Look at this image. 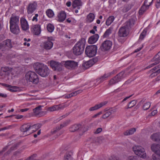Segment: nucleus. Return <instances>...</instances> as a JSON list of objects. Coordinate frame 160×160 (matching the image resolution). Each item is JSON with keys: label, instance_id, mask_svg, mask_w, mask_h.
Wrapping results in <instances>:
<instances>
[{"label": "nucleus", "instance_id": "nucleus-1", "mask_svg": "<svg viewBox=\"0 0 160 160\" xmlns=\"http://www.w3.org/2000/svg\"><path fill=\"white\" fill-rule=\"evenodd\" d=\"M33 68L36 72L42 77L48 76L50 72V70L47 66L38 62L34 63Z\"/></svg>", "mask_w": 160, "mask_h": 160}, {"label": "nucleus", "instance_id": "nucleus-2", "mask_svg": "<svg viewBox=\"0 0 160 160\" xmlns=\"http://www.w3.org/2000/svg\"><path fill=\"white\" fill-rule=\"evenodd\" d=\"M86 41L84 38H81L75 44L73 48V52L76 55L81 54L83 52L85 46Z\"/></svg>", "mask_w": 160, "mask_h": 160}, {"label": "nucleus", "instance_id": "nucleus-3", "mask_svg": "<svg viewBox=\"0 0 160 160\" xmlns=\"http://www.w3.org/2000/svg\"><path fill=\"white\" fill-rule=\"evenodd\" d=\"M25 78L28 82H31L34 84H37L39 81L37 74L34 72L28 71L25 75Z\"/></svg>", "mask_w": 160, "mask_h": 160}, {"label": "nucleus", "instance_id": "nucleus-4", "mask_svg": "<svg viewBox=\"0 0 160 160\" xmlns=\"http://www.w3.org/2000/svg\"><path fill=\"white\" fill-rule=\"evenodd\" d=\"M20 144V143L19 142L14 144L11 147L10 149L6 152L3 154V153L6 151L8 148L9 145H8L2 148L1 151H0V157L3 155V157L5 158L9 155V154L12 151L16 149L18 147Z\"/></svg>", "mask_w": 160, "mask_h": 160}, {"label": "nucleus", "instance_id": "nucleus-5", "mask_svg": "<svg viewBox=\"0 0 160 160\" xmlns=\"http://www.w3.org/2000/svg\"><path fill=\"white\" fill-rule=\"evenodd\" d=\"M132 150L135 154L142 158L146 157V154L144 149L139 146H135L132 147Z\"/></svg>", "mask_w": 160, "mask_h": 160}, {"label": "nucleus", "instance_id": "nucleus-6", "mask_svg": "<svg viewBox=\"0 0 160 160\" xmlns=\"http://www.w3.org/2000/svg\"><path fill=\"white\" fill-rule=\"evenodd\" d=\"M125 77V72L124 71H122L110 80L108 84L109 85H112L115 84L120 81Z\"/></svg>", "mask_w": 160, "mask_h": 160}, {"label": "nucleus", "instance_id": "nucleus-7", "mask_svg": "<svg viewBox=\"0 0 160 160\" xmlns=\"http://www.w3.org/2000/svg\"><path fill=\"white\" fill-rule=\"evenodd\" d=\"M97 50V47L96 45H90L86 47L85 53L88 57H92L96 55Z\"/></svg>", "mask_w": 160, "mask_h": 160}, {"label": "nucleus", "instance_id": "nucleus-8", "mask_svg": "<svg viewBox=\"0 0 160 160\" xmlns=\"http://www.w3.org/2000/svg\"><path fill=\"white\" fill-rule=\"evenodd\" d=\"M152 151L155 152L156 155L153 154L152 156L153 160H160V145L152 144L151 147Z\"/></svg>", "mask_w": 160, "mask_h": 160}, {"label": "nucleus", "instance_id": "nucleus-9", "mask_svg": "<svg viewBox=\"0 0 160 160\" xmlns=\"http://www.w3.org/2000/svg\"><path fill=\"white\" fill-rule=\"evenodd\" d=\"M63 65L67 68L73 69L78 67V62L73 60H67L63 61Z\"/></svg>", "mask_w": 160, "mask_h": 160}, {"label": "nucleus", "instance_id": "nucleus-10", "mask_svg": "<svg viewBox=\"0 0 160 160\" xmlns=\"http://www.w3.org/2000/svg\"><path fill=\"white\" fill-rule=\"evenodd\" d=\"M63 62H62L61 63L53 61L50 62V65L52 69L54 71H60L62 70V68L63 66Z\"/></svg>", "mask_w": 160, "mask_h": 160}, {"label": "nucleus", "instance_id": "nucleus-11", "mask_svg": "<svg viewBox=\"0 0 160 160\" xmlns=\"http://www.w3.org/2000/svg\"><path fill=\"white\" fill-rule=\"evenodd\" d=\"M112 45V43L110 40H106L101 44L100 49L102 51L105 52L109 50Z\"/></svg>", "mask_w": 160, "mask_h": 160}, {"label": "nucleus", "instance_id": "nucleus-12", "mask_svg": "<svg viewBox=\"0 0 160 160\" xmlns=\"http://www.w3.org/2000/svg\"><path fill=\"white\" fill-rule=\"evenodd\" d=\"M0 47L1 48L9 50L12 47L11 40L7 39L2 42L0 43Z\"/></svg>", "mask_w": 160, "mask_h": 160}, {"label": "nucleus", "instance_id": "nucleus-13", "mask_svg": "<svg viewBox=\"0 0 160 160\" xmlns=\"http://www.w3.org/2000/svg\"><path fill=\"white\" fill-rule=\"evenodd\" d=\"M37 7V2L35 1L29 3L27 8L28 13L32 14L36 9Z\"/></svg>", "mask_w": 160, "mask_h": 160}, {"label": "nucleus", "instance_id": "nucleus-14", "mask_svg": "<svg viewBox=\"0 0 160 160\" xmlns=\"http://www.w3.org/2000/svg\"><path fill=\"white\" fill-rule=\"evenodd\" d=\"M128 28V25H125L121 27L118 32V35L121 37H126L128 34L127 31Z\"/></svg>", "mask_w": 160, "mask_h": 160}, {"label": "nucleus", "instance_id": "nucleus-15", "mask_svg": "<svg viewBox=\"0 0 160 160\" xmlns=\"http://www.w3.org/2000/svg\"><path fill=\"white\" fill-rule=\"evenodd\" d=\"M41 26L39 24L33 25L31 28V32L36 35H39L41 33Z\"/></svg>", "mask_w": 160, "mask_h": 160}, {"label": "nucleus", "instance_id": "nucleus-16", "mask_svg": "<svg viewBox=\"0 0 160 160\" xmlns=\"http://www.w3.org/2000/svg\"><path fill=\"white\" fill-rule=\"evenodd\" d=\"M53 46V42L50 41L48 40L42 43L41 45V47L43 49V50L48 51L51 49Z\"/></svg>", "mask_w": 160, "mask_h": 160}, {"label": "nucleus", "instance_id": "nucleus-17", "mask_svg": "<svg viewBox=\"0 0 160 160\" xmlns=\"http://www.w3.org/2000/svg\"><path fill=\"white\" fill-rule=\"evenodd\" d=\"M20 23L22 29L24 31L28 29L29 26L27 21L23 17H22L20 19Z\"/></svg>", "mask_w": 160, "mask_h": 160}, {"label": "nucleus", "instance_id": "nucleus-18", "mask_svg": "<svg viewBox=\"0 0 160 160\" xmlns=\"http://www.w3.org/2000/svg\"><path fill=\"white\" fill-rule=\"evenodd\" d=\"M19 18V16H13L12 14L10 19V25H18Z\"/></svg>", "mask_w": 160, "mask_h": 160}, {"label": "nucleus", "instance_id": "nucleus-19", "mask_svg": "<svg viewBox=\"0 0 160 160\" xmlns=\"http://www.w3.org/2000/svg\"><path fill=\"white\" fill-rule=\"evenodd\" d=\"M11 32L15 34H18L20 32L18 25H10Z\"/></svg>", "mask_w": 160, "mask_h": 160}, {"label": "nucleus", "instance_id": "nucleus-20", "mask_svg": "<svg viewBox=\"0 0 160 160\" xmlns=\"http://www.w3.org/2000/svg\"><path fill=\"white\" fill-rule=\"evenodd\" d=\"M107 103V102L106 101L101 102L98 104L96 105L94 107L90 108L89 109V110L90 111H92L97 110L102 106H104V105H105Z\"/></svg>", "mask_w": 160, "mask_h": 160}, {"label": "nucleus", "instance_id": "nucleus-21", "mask_svg": "<svg viewBox=\"0 0 160 160\" xmlns=\"http://www.w3.org/2000/svg\"><path fill=\"white\" fill-rule=\"evenodd\" d=\"M31 125L30 123H26L22 125L20 128V130L23 133L27 132L30 129H31Z\"/></svg>", "mask_w": 160, "mask_h": 160}, {"label": "nucleus", "instance_id": "nucleus-22", "mask_svg": "<svg viewBox=\"0 0 160 160\" xmlns=\"http://www.w3.org/2000/svg\"><path fill=\"white\" fill-rule=\"evenodd\" d=\"M58 21L60 22H63L66 19V14L65 12L62 11L60 12L58 16Z\"/></svg>", "mask_w": 160, "mask_h": 160}, {"label": "nucleus", "instance_id": "nucleus-23", "mask_svg": "<svg viewBox=\"0 0 160 160\" xmlns=\"http://www.w3.org/2000/svg\"><path fill=\"white\" fill-rule=\"evenodd\" d=\"M116 109H110L107 111L102 116V118L106 119L108 117L112 114L116 112Z\"/></svg>", "mask_w": 160, "mask_h": 160}, {"label": "nucleus", "instance_id": "nucleus-24", "mask_svg": "<svg viewBox=\"0 0 160 160\" xmlns=\"http://www.w3.org/2000/svg\"><path fill=\"white\" fill-rule=\"evenodd\" d=\"M99 37V35L98 34H96L90 37L88 39V43L90 44H93L95 43L97 41Z\"/></svg>", "mask_w": 160, "mask_h": 160}, {"label": "nucleus", "instance_id": "nucleus-25", "mask_svg": "<svg viewBox=\"0 0 160 160\" xmlns=\"http://www.w3.org/2000/svg\"><path fill=\"white\" fill-rule=\"evenodd\" d=\"M151 139L154 141L160 142V133H156L151 136Z\"/></svg>", "mask_w": 160, "mask_h": 160}, {"label": "nucleus", "instance_id": "nucleus-26", "mask_svg": "<svg viewBox=\"0 0 160 160\" xmlns=\"http://www.w3.org/2000/svg\"><path fill=\"white\" fill-rule=\"evenodd\" d=\"M81 127L80 124H75L70 126L69 128L70 132H74L79 130Z\"/></svg>", "mask_w": 160, "mask_h": 160}, {"label": "nucleus", "instance_id": "nucleus-27", "mask_svg": "<svg viewBox=\"0 0 160 160\" xmlns=\"http://www.w3.org/2000/svg\"><path fill=\"white\" fill-rule=\"evenodd\" d=\"M136 131L135 128H132L130 129L127 130L123 132V134L125 136H129L132 134Z\"/></svg>", "mask_w": 160, "mask_h": 160}, {"label": "nucleus", "instance_id": "nucleus-28", "mask_svg": "<svg viewBox=\"0 0 160 160\" xmlns=\"http://www.w3.org/2000/svg\"><path fill=\"white\" fill-rule=\"evenodd\" d=\"M82 3L81 0H75L72 3V6L73 8H75L77 6H82Z\"/></svg>", "mask_w": 160, "mask_h": 160}, {"label": "nucleus", "instance_id": "nucleus-29", "mask_svg": "<svg viewBox=\"0 0 160 160\" xmlns=\"http://www.w3.org/2000/svg\"><path fill=\"white\" fill-rule=\"evenodd\" d=\"M148 8V7L147 5H145L144 3L139 10V15H142Z\"/></svg>", "mask_w": 160, "mask_h": 160}, {"label": "nucleus", "instance_id": "nucleus-30", "mask_svg": "<svg viewBox=\"0 0 160 160\" xmlns=\"http://www.w3.org/2000/svg\"><path fill=\"white\" fill-rule=\"evenodd\" d=\"M93 65V64L92 61L90 60L84 63L83 64V66L84 68L87 69L91 67Z\"/></svg>", "mask_w": 160, "mask_h": 160}, {"label": "nucleus", "instance_id": "nucleus-31", "mask_svg": "<svg viewBox=\"0 0 160 160\" xmlns=\"http://www.w3.org/2000/svg\"><path fill=\"white\" fill-rule=\"evenodd\" d=\"M114 19V17L113 16H109L107 19L106 22V24L108 26L110 25L113 21Z\"/></svg>", "mask_w": 160, "mask_h": 160}, {"label": "nucleus", "instance_id": "nucleus-32", "mask_svg": "<svg viewBox=\"0 0 160 160\" xmlns=\"http://www.w3.org/2000/svg\"><path fill=\"white\" fill-rule=\"evenodd\" d=\"M72 155V152H69L66 153L64 156L65 160H73Z\"/></svg>", "mask_w": 160, "mask_h": 160}, {"label": "nucleus", "instance_id": "nucleus-33", "mask_svg": "<svg viewBox=\"0 0 160 160\" xmlns=\"http://www.w3.org/2000/svg\"><path fill=\"white\" fill-rule=\"evenodd\" d=\"M112 29L113 28L111 27L108 29L104 33L103 37L104 38L108 37L111 33Z\"/></svg>", "mask_w": 160, "mask_h": 160}, {"label": "nucleus", "instance_id": "nucleus-34", "mask_svg": "<svg viewBox=\"0 0 160 160\" xmlns=\"http://www.w3.org/2000/svg\"><path fill=\"white\" fill-rule=\"evenodd\" d=\"M132 7V5L131 4H129L126 5L122 9V12H126L130 9Z\"/></svg>", "mask_w": 160, "mask_h": 160}, {"label": "nucleus", "instance_id": "nucleus-35", "mask_svg": "<svg viewBox=\"0 0 160 160\" xmlns=\"http://www.w3.org/2000/svg\"><path fill=\"white\" fill-rule=\"evenodd\" d=\"M41 107L42 106L40 105L33 109V111L36 115H39V112L41 110Z\"/></svg>", "mask_w": 160, "mask_h": 160}, {"label": "nucleus", "instance_id": "nucleus-36", "mask_svg": "<svg viewBox=\"0 0 160 160\" xmlns=\"http://www.w3.org/2000/svg\"><path fill=\"white\" fill-rule=\"evenodd\" d=\"M155 71H156V72H157V74H159L160 73V64L156 66L152 69L150 70V72H152Z\"/></svg>", "mask_w": 160, "mask_h": 160}, {"label": "nucleus", "instance_id": "nucleus-37", "mask_svg": "<svg viewBox=\"0 0 160 160\" xmlns=\"http://www.w3.org/2000/svg\"><path fill=\"white\" fill-rule=\"evenodd\" d=\"M111 73H109L108 74H105L103 76L101 77L99 79L100 80V82H102L106 79V78L110 77L111 75Z\"/></svg>", "mask_w": 160, "mask_h": 160}, {"label": "nucleus", "instance_id": "nucleus-38", "mask_svg": "<svg viewBox=\"0 0 160 160\" xmlns=\"http://www.w3.org/2000/svg\"><path fill=\"white\" fill-rule=\"evenodd\" d=\"M47 28L49 32H52L54 30V27L52 24L49 23L47 25Z\"/></svg>", "mask_w": 160, "mask_h": 160}, {"label": "nucleus", "instance_id": "nucleus-39", "mask_svg": "<svg viewBox=\"0 0 160 160\" xmlns=\"http://www.w3.org/2000/svg\"><path fill=\"white\" fill-rule=\"evenodd\" d=\"M136 103V101L135 100H133L132 101H131L128 104V107L126 108V109H128L129 108H131L132 107L134 106Z\"/></svg>", "mask_w": 160, "mask_h": 160}, {"label": "nucleus", "instance_id": "nucleus-40", "mask_svg": "<svg viewBox=\"0 0 160 160\" xmlns=\"http://www.w3.org/2000/svg\"><path fill=\"white\" fill-rule=\"evenodd\" d=\"M46 13L47 15L49 18H52L54 15V13L53 12V11L51 9H48L46 11Z\"/></svg>", "mask_w": 160, "mask_h": 160}, {"label": "nucleus", "instance_id": "nucleus-41", "mask_svg": "<svg viewBox=\"0 0 160 160\" xmlns=\"http://www.w3.org/2000/svg\"><path fill=\"white\" fill-rule=\"evenodd\" d=\"M135 21L132 19H130L128 22H127L126 25H128V27L129 26L131 28L134 24Z\"/></svg>", "mask_w": 160, "mask_h": 160}, {"label": "nucleus", "instance_id": "nucleus-42", "mask_svg": "<svg viewBox=\"0 0 160 160\" xmlns=\"http://www.w3.org/2000/svg\"><path fill=\"white\" fill-rule=\"evenodd\" d=\"M126 160H141V159L136 156H131L128 157Z\"/></svg>", "mask_w": 160, "mask_h": 160}, {"label": "nucleus", "instance_id": "nucleus-43", "mask_svg": "<svg viewBox=\"0 0 160 160\" xmlns=\"http://www.w3.org/2000/svg\"><path fill=\"white\" fill-rule=\"evenodd\" d=\"M58 105H54L52 107H49L48 108V110L52 112L58 110Z\"/></svg>", "mask_w": 160, "mask_h": 160}, {"label": "nucleus", "instance_id": "nucleus-44", "mask_svg": "<svg viewBox=\"0 0 160 160\" xmlns=\"http://www.w3.org/2000/svg\"><path fill=\"white\" fill-rule=\"evenodd\" d=\"M152 61H157L160 62V54L158 53L153 58Z\"/></svg>", "mask_w": 160, "mask_h": 160}, {"label": "nucleus", "instance_id": "nucleus-45", "mask_svg": "<svg viewBox=\"0 0 160 160\" xmlns=\"http://www.w3.org/2000/svg\"><path fill=\"white\" fill-rule=\"evenodd\" d=\"M151 103L150 102H147L145 103L143 106V108L144 110H146L149 108L150 106Z\"/></svg>", "mask_w": 160, "mask_h": 160}, {"label": "nucleus", "instance_id": "nucleus-46", "mask_svg": "<svg viewBox=\"0 0 160 160\" xmlns=\"http://www.w3.org/2000/svg\"><path fill=\"white\" fill-rule=\"evenodd\" d=\"M61 129L60 128L59 126L56 127L55 128H54L52 130L51 132V134H53L56 133Z\"/></svg>", "mask_w": 160, "mask_h": 160}, {"label": "nucleus", "instance_id": "nucleus-47", "mask_svg": "<svg viewBox=\"0 0 160 160\" xmlns=\"http://www.w3.org/2000/svg\"><path fill=\"white\" fill-rule=\"evenodd\" d=\"M94 15L92 13H90L88 16V20L90 22H92L94 18Z\"/></svg>", "mask_w": 160, "mask_h": 160}, {"label": "nucleus", "instance_id": "nucleus-48", "mask_svg": "<svg viewBox=\"0 0 160 160\" xmlns=\"http://www.w3.org/2000/svg\"><path fill=\"white\" fill-rule=\"evenodd\" d=\"M42 126V124L40 123H38L36 124H34L32 126H31V129H33L35 128L36 130H38L39 128H41Z\"/></svg>", "mask_w": 160, "mask_h": 160}, {"label": "nucleus", "instance_id": "nucleus-49", "mask_svg": "<svg viewBox=\"0 0 160 160\" xmlns=\"http://www.w3.org/2000/svg\"><path fill=\"white\" fill-rule=\"evenodd\" d=\"M0 84L2 86L7 87L9 88H12V89L16 88V87L14 86H11L8 84H7L6 83H0Z\"/></svg>", "mask_w": 160, "mask_h": 160}, {"label": "nucleus", "instance_id": "nucleus-50", "mask_svg": "<svg viewBox=\"0 0 160 160\" xmlns=\"http://www.w3.org/2000/svg\"><path fill=\"white\" fill-rule=\"evenodd\" d=\"M146 32L147 31L145 29H144L140 35L139 39L142 40L145 36Z\"/></svg>", "mask_w": 160, "mask_h": 160}, {"label": "nucleus", "instance_id": "nucleus-51", "mask_svg": "<svg viewBox=\"0 0 160 160\" xmlns=\"http://www.w3.org/2000/svg\"><path fill=\"white\" fill-rule=\"evenodd\" d=\"M153 1V0H145L144 3L145 5H146L148 7H149L152 4Z\"/></svg>", "mask_w": 160, "mask_h": 160}, {"label": "nucleus", "instance_id": "nucleus-52", "mask_svg": "<svg viewBox=\"0 0 160 160\" xmlns=\"http://www.w3.org/2000/svg\"><path fill=\"white\" fill-rule=\"evenodd\" d=\"M69 121H67L64 122L62 124L60 125V126H59V128H60V129H61L63 127H64L67 126L69 124Z\"/></svg>", "mask_w": 160, "mask_h": 160}, {"label": "nucleus", "instance_id": "nucleus-53", "mask_svg": "<svg viewBox=\"0 0 160 160\" xmlns=\"http://www.w3.org/2000/svg\"><path fill=\"white\" fill-rule=\"evenodd\" d=\"M58 110H59L60 109H62L64 108H65L66 107H68V105L66 104H63V105H58Z\"/></svg>", "mask_w": 160, "mask_h": 160}, {"label": "nucleus", "instance_id": "nucleus-54", "mask_svg": "<svg viewBox=\"0 0 160 160\" xmlns=\"http://www.w3.org/2000/svg\"><path fill=\"white\" fill-rule=\"evenodd\" d=\"M9 70V68L8 67H2L1 68V71L3 72H7Z\"/></svg>", "mask_w": 160, "mask_h": 160}, {"label": "nucleus", "instance_id": "nucleus-55", "mask_svg": "<svg viewBox=\"0 0 160 160\" xmlns=\"http://www.w3.org/2000/svg\"><path fill=\"white\" fill-rule=\"evenodd\" d=\"M148 72L152 73L150 75V77H151V78H153L154 77L156 76L158 74H157V72H156V71H154L153 72H150V71H149Z\"/></svg>", "mask_w": 160, "mask_h": 160}, {"label": "nucleus", "instance_id": "nucleus-56", "mask_svg": "<svg viewBox=\"0 0 160 160\" xmlns=\"http://www.w3.org/2000/svg\"><path fill=\"white\" fill-rule=\"evenodd\" d=\"M102 128H98L96 131L94 132V133L95 134H98L102 132Z\"/></svg>", "mask_w": 160, "mask_h": 160}, {"label": "nucleus", "instance_id": "nucleus-57", "mask_svg": "<svg viewBox=\"0 0 160 160\" xmlns=\"http://www.w3.org/2000/svg\"><path fill=\"white\" fill-rule=\"evenodd\" d=\"M91 61H92L93 65L98 60V58L97 57L91 59Z\"/></svg>", "mask_w": 160, "mask_h": 160}, {"label": "nucleus", "instance_id": "nucleus-58", "mask_svg": "<svg viewBox=\"0 0 160 160\" xmlns=\"http://www.w3.org/2000/svg\"><path fill=\"white\" fill-rule=\"evenodd\" d=\"M22 152V150H18L17 151L14 152V155H17L18 154L21 153Z\"/></svg>", "mask_w": 160, "mask_h": 160}, {"label": "nucleus", "instance_id": "nucleus-59", "mask_svg": "<svg viewBox=\"0 0 160 160\" xmlns=\"http://www.w3.org/2000/svg\"><path fill=\"white\" fill-rule=\"evenodd\" d=\"M102 113V112H100L98 113H97L94 115L92 117V118H96L99 115H101Z\"/></svg>", "mask_w": 160, "mask_h": 160}, {"label": "nucleus", "instance_id": "nucleus-60", "mask_svg": "<svg viewBox=\"0 0 160 160\" xmlns=\"http://www.w3.org/2000/svg\"><path fill=\"white\" fill-rule=\"evenodd\" d=\"M38 16V14H35V16L33 17V18L32 19V21H34L35 20L36 21H38V19L37 18V17Z\"/></svg>", "mask_w": 160, "mask_h": 160}, {"label": "nucleus", "instance_id": "nucleus-61", "mask_svg": "<svg viewBox=\"0 0 160 160\" xmlns=\"http://www.w3.org/2000/svg\"><path fill=\"white\" fill-rule=\"evenodd\" d=\"M47 112L46 111H41L40 112L39 115L40 116H43L46 114Z\"/></svg>", "mask_w": 160, "mask_h": 160}, {"label": "nucleus", "instance_id": "nucleus-62", "mask_svg": "<svg viewBox=\"0 0 160 160\" xmlns=\"http://www.w3.org/2000/svg\"><path fill=\"white\" fill-rule=\"evenodd\" d=\"M11 126H8L7 127H5L1 128V130H4L7 129H9L11 127Z\"/></svg>", "mask_w": 160, "mask_h": 160}, {"label": "nucleus", "instance_id": "nucleus-63", "mask_svg": "<svg viewBox=\"0 0 160 160\" xmlns=\"http://www.w3.org/2000/svg\"><path fill=\"white\" fill-rule=\"evenodd\" d=\"M0 97L5 98L7 97V95L6 94H4L2 93H0Z\"/></svg>", "mask_w": 160, "mask_h": 160}, {"label": "nucleus", "instance_id": "nucleus-64", "mask_svg": "<svg viewBox=\"0 0 160 160\" xmlns=\"http://www.w3.org/2000/svg\"><path fill=\"white\" fill-rule=\"evenodd\" d=\"M23 117V116H22V115H17L16 116L15 118L17 119H21V118H22Z\"/></svg>", "mask_w": 160, "mask_h": 160}]
</instances>
